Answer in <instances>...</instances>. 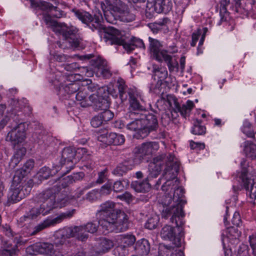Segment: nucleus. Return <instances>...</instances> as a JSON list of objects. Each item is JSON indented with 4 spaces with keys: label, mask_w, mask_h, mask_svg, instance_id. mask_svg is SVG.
Wrapping results in <instances>:
<instances>
[{
    "label": "nucleus",
    "mask_w": 256,
    "mask_h": 256,
    "mask_svg": "<svg viewBox=\"0 0 256 256\" xmlns=\"http://www.w3.org/2000/svg\"><path fill=\"white\" fill-rule=\"evenodd\" d=\"M232 224L237 227H238L242 224V220L239 212H236L234 215L232 220Z\"/></svg>",
    "instance_id": "nucleus-52"
},
{
    "label": "nucleus",
    "mask_w": 256,
    "mask_h": 256,
    "mask_svg": "<svg viewBox=\"0 0 256 256\" xmlns=\"http://www.w3.org/2000/svg\"><path fill=\"white\" fill-rule=\"evenodd\" d=\"M159 148V145L157 142H147L142 144L136 146L134 152L136 154L140 157L150 155L155 152Z\"/></svg>",
    "instance_id": "nucleus-15"
},
{
    "label": "nucleus",
    "mask_w": 256,
    "mask_h": 256,
    "mask_svg": "<svg viewBox=\"0 0 256 256\" xmlns=\"http://www.w3.org/2000/svg\"><path fill=\"white\" fill-rule=\"evenodd\" d=\"M10 250H1L0 251V256H12L16 251H14V249Z\"/></svg>",
    "instance_id": "nucleus-61"
},
{
    "label": "nucleus",
    "mask_w": 256,
    "mask_h": 256,
    "mask_svg": "<svg viewBox=\"0 0 256 256\" xmlns=\"http://www.w3.org/2000/svg\"><path fill=\"white\" fill-rule=\"evenodd\" d=\"M116 204L106 201L100 205L96 212L98 224L108 232L125 231L128 228V218L124 212L115 208Z\"/></svg>",
    "instance_id": "nucleus-4"
},
{
    "label": "nucleus",
    "mask_w": 256,
    "mask_h": 256,
    "mask_svg": "<svg viewBox=\"0 0 256 256\" xmlns=\"http://www.w3.org/2000/svg\"><path fill=\"white\" fill-rule=\"evenodd\" d=\"M76 150L75 148L71 146L64 148L62 152V158L60 165L54 166L56 172L60 170L63 165H66V168H73L74 164L76 162L78 159L76 158Z\"/></svg>",
    "instance_id": "nucleus-10"
},
{
    "label": "nucleus",
    "mask_w": 256,
    "mask_h": 256,
    "mask_svg": "<svg viewBox=\"0 0 256 256\" xmlns=\"http://www.w3.org/2000/svg\"><path fill=\"white\" fill-rule=\"evenodd\" d=\"M136 240L135 236L132 234L124 235L121 238L122 242L126 246H132L135 242Z\"/></svg>",
    "instance_id": "nucleus-39"
},
{
    "label": "nucleus",
    "mask_w": 256,
    "mask_h": 256,
    "mask_svg": "<svg viewBox=\"0 0 256 256\" xmlns=\"http://www.w3.org/2000/svg\"><path fill=\"white\" fill-rule=\"evenodd\" d=\"M158 221V216L154 215L148 220L145 224V227L149 230L154 229L156 227Z\"/></svg>",
    "instance_id": "nucleus-38"
},
{
    "label": "nucleus",
    "mask_w": 256,
    "mask_h": 256,
    "mask_svg": "<svg viewBox=\"0 0 256 256\" xmlns=\"http://www.w3.org/2000/svg\"><path fill=\"white\" fill-rule=\"evenodd\" d=\"M249 238L250 246L252 249L253 254L254 256H256V239L254 237L252 238L250 236L249 237Z\"/></svg>",
    "instance_id": "nucleus-63"
},
{
    "label": "nucleus",
    "mask_w": 256,
    "mask_h": 256,
    "mask_svg": "<svg viewBox=\"0 0 256 256\" xmlns=\"http://www.w3.org/2000/svg\"><path fill=\"white\" fill-rule=\"evenodd\" d=\"M160 234L164 240H172L175 234L174 228L170 226L166 225L162 228Z\"/></svg>",
    "instance_id": "nucleus-27"
},
{
    "label": "nucleus",
    "mask_w": 256,
    "mask_h": 256,
    "mask_svg": "<svg viewBox=\"0 0 256 256\" xmlns=\"http://www.w3.org/2000/svg\"><path fill=\"white\" fill-rule=\"evenodd\" d=\"M120 97L122 101L126 100L128 96L130 107L138 112H130V118L132 120L127 124L126 128L135 132L134 136L137 139L144 138L158 128L156 116L146 112V103L144 96L134 88H129L122 80L118 81Z\"/></svg>",
    "instance_id": "nucleus-2"
},
{
    "label": "nucleus",
    "mask_w": 256,
    "mask_h": 256,
    "mask_svg": "<svg viewBox=\"0 0 256 256\" xmlns=\"http://www.w3.org/2000/svg\"><path fill=\"white\" fill-rule=\"evenodd\" d=\"M34 165V162L32 160H28L24 164V166L22 167L23 168H24L27 172H30V170L32 168Z\"/></svg>",
    "instance_id": "nucleus-59"
},
{
    "label": "nucleus",
    "mask_w": 256,
    "mask_h": 256,
    "mask_svg": "<svg viewBox=\"0 0 256 256\" xmlns=\"http://www.w3.org/2000/svg\"><path fill=\"white\" fill-rule=\"evenodd\" d=\"M103 122L100 114H98L92 118L90 124L94 128H98L103 124Z\"/></svg>",
    "instance_id": "nucleus-48"
},
{
    "label": "nucleus",
    "mask_w": 256,
    "mask_h": 256,
    "mask_svg": "<svg viewBox=\"0 0 256 256\" xmlns=\"http://www.w3.org/2000/svg\"><path fill=\"white\" fill-rule=\"evenodd\" d=\"M110 140H111V144L114 145L122 144L125 141L124 136L122 134L114 132H110Z\"/></svg>",
    "instance_id": "nucleus-33"
},
{
    "label": "nucleus",
    "mask_w": 256,
    "mask_h": 256,
    "mask_svg": "<svg viewBox=\"0 0 256 256\" xmlns=\"http://www.w3.org/2000/svg\"><path fill=\"white\" fill-rule=\"evenodd\" d=\"M242 130L244 134L250 138H253L254 136V132L253 130L251 124L248 120L244 122Z\"/></svg>",
    "instance_id": "nucleus-35"
},
{
    "label": "nucleus",
    "mask_w": 256,
    "mask_h": 256,
    "mask_svg": "<svg viewBox=\"0 0 256 256\" xmlns=\"http://www.w3.org/2000/svg\"><path fill=\"white\" fill-rule=\"evenodd\" d=\"M172 7V0H154V2H148L146 8V16L150 18L155 12L167 14Z\"/></svg>",
    "instance_id": "nucleus-8"
},
{
    "label": "nucleus",
    "mask_w": 256,
    "mask_h": 256,
    "mask_svg": "<svg viewBox=\"0 0 256 256\" xmlns=\"http://www.w3.org/2000/svg\"><path fill=\"white\" fill-rule=\"evenodd\" d=\"M152 72L154 76H157L160 82L164 80L168 77V73L166 68H160L156 64L152 65Z\"/></svg>",
    "instance_id": "nucleus-25"
},
{
    "label": "nucleus",
    "mask_w": 256,
    "mask_h": 256,
    "mask_svg": "<svg viewBox=\"0 0 256 256\" xmlns=\"http://www.w3.org/2000/svg\"><path fill=\"white\" fill-rule=\"evenodd\" d=\"M26 195L21 184L12 182L8 194V200L10 202H16L24 198Z\"/></svg>",
    "instance_id": "nucleus-16"
},
{
    "label": "nucleus",
    "mask_w": 256,
    "mask_h": 256,
    "mask_svg": "<svg viewBox=\"0 0 256 256\" xmlns=\"http://www.w3.org/2000/svg\"><path fill=\"white\" fill-rule=\"evenodd\" d=\"M128 170V167L124 164H120L113 170V174L118 176H122Z\"/></svg>",
    "instance_id": "nucleus-43"
},
{
    "label": "nucleus",
    "mask_w": 256,
    "mask_h": 256,
    "mask_svg": "<svg viewBox=\"0 0 256 256\" xmlns=\"http://www.w3.org/2000/svg\"><path fill=\"white\" fill-rule=\"evenodd\" d=\"M10 249H14V251H16V246H14L8 242H4L3 243L1 250H11Z\"/></svg>",
    "instance_id": "nucleus-64"
},
{
    "label": "nucleus",
    "mask_w": 256,
    "mask_h": 256,
    "mask_svg": "<svg viewBox=\"0 0 256 256\" xmlns=\"http://www.w3.org/2000/svg\"><path fill=\"white\" fill-rule=\"evenodd\" d=\"M28 172L22 168L17 170L13 178L12 182L21 184L22 179L27 175Z\"/></svg>",
    "instance_id": "nucleus-36"
},
{
    "label": "nucleus",
    "mask_w": 256,
    "mask_h": 256,
    "mask_svg": "<svg viewBox=\"0 0 256 256\" xmlns=\"http://www.w3.org/2000/svg\"><path fill=\"white\" fill-rule=\"evenodd\" d=\"M70 197L62 194L60 196L56 199V203L58 208H62L66 206L68 202Z\"/></svg>",
    "instance_id": "nucleus-45"
},
{
    "label": "nucleus",
    "mask_w": 256,
    "mask_h": 256,
    "mask_svg": "<svg viewBox=\"0 0 256 256\" xmlns=\"http://www.w3.org/2000/svg\"><path fill=\"white\" fill-rule=\"evenodd\" d=\"M1 230L8 237L10 238L12 236V233L9 226H2L1 228Z\"/></svg>",
    "instance_id": "nucleus-62"
},
{
    "label": "nucleus",
    "mask_w": 256,
    "mask_h": 256,
    "mask_svg": "<svg viewBox=\"0 0 256 256\" xmlns=\"http://www.w3.org/2000/svg\"><path fill=\"white\" fill-rule=\"evenodd\" d=\"M116 250L120 256H125L128 254L127 246L124 245H120L117 246Z\"/></svg>",
    "instance_id": "nucleus-53"
},
{
    "label": "nucleus",
    "mask_w": 256,
    "mask_h": 256,
    "mask_svg": "<svg viewBox=\"0 0 256 256\" xmlns=\"http://www.w3.org/2000/svg\"><path fill=\"white\" fill-rule=\"evenodd\" d=\"M96 74L98 76H102L105 78H108L111 76V73L106 65L102 68L100 69V70L97 72Z\"/></svg>",
    "instance_id": "nucleus-51"
},
{
    "label": "nucleus",
    "mask_w": 256,
    "mask_h": 256,
    "mask_svg": "<svg viewBox=\"0 0 256 256\" xmlns=\"http://www.w3.org/2000/svg\"><path fill=\"white\" fill-rule=\"evenodd\" d=\"M112 184L108 182L104 184L100 189V193L102 196L109 194L112 190Z\"/></svg>",
    "instance_id": "nucleus-46"
},
{
    "label": "nucleus",
    "mask_w": 256,
    "mask_h": 256,
    "mask_svg": "<svg viewBox=\"0 0 256 256\" xmlns=\"http://www.w3.org/2000/svg\"><path fill=\"white\" fill-rule=\"evenodd\" d=\"M72 182V178L70 176H67L60 180L61 186L63 188L68 186L69 184Z\"/></svg>",
    "instance_id": "nucleus-55"
},
{
    "label": "nucleus",
    "mask_w": 256,
    "mask_h": 256,
    "mask_svg": "<svg viewBox=\"0 0 256 256\" xmlns=\"http://www.w3.org/2000/svg\"><path fill=\"white\" fill-rule=\"evenodd\" d=\"M26 152V149L24 147H20L18 149H16L14 152V154L11 160L10 165L11 166L14 168L22 158L24 156Z\"/></svg>",
    "instance_id": "nucleus-22"
},
{
    "label": "nucleus",
    "mask_w": 256,
    "mask_h": 256,
    "mask_svg": "<svg viewBox=\"0 0 256 256\" xmlns=\"http://www.w3.org/2000/svg\"><path fill=\"white\" fill-rule=\"evenodd\" d=\"M117 198L122 200L125 201L127 203H130L133 200L132 196L127 192L122 194L118 196Z\"/></svg>",
    "instance_id": "nucleus-49"
},
{
    "label": "nucleus",
    "mask_w": 256,
    "mask_h": 256,
    "mask_svg": "<svg viewBox=\"0 0 256 256\" xmlns=\"http://www.w3.org/2000/svg\"><path fill=\"white\" fill-rule=\"evenodd\" d=\"M98 192L96 190H92L87 194L86 198L90 201H94L98 198Z\"/></svg>",
    "instance_id": "nucleus-56"
},
{
    "label": "nucleus",
    "mask_w": 256,
    "mask_h": 256,
    "mask_svg": "<svg viewBox=\"0 0 256 256\" xmlns=\"http://www.w3.org/2000/svg\"><path fill=\"white\" fill-rule=\"evenodd\" d=\"M163 61H164L166 63L170 72L175 70L178 71V62L176 60L174 62L172 60V56L168 54L165 56L162 59V62Z\"/></svg>",
    "instance_id": "nucleus-32"
},
{
    "label": "nucleus",
    "mask_w": 256,
    "mask_h": 256,
    "mask_svg": "<svg viewBox=\"0 0 256 256\" xmlns=\"http://www.w3.org/2000/svg\"><path fill=\"white\" fill-rule=\"evenodd\" d=\"M118 16L120 20L124 22H130L134 20L135 15L130 12L126 5V8Z\"/></svg>",
    "instance_id": "nucleus-29"
},
{
    "label": "nucleus",
    "mask_w": 256,
    "mask_h": 256,
    "mask_svg": "<svg viewBox=\"0 0 256 256\" xmlns=\"http://www.w3.org/2000/svg\"><path fill=\"white\" fill-rule=\"evenodd\" d=\"M124 184L128 185V182L125 180L116 181L113 184H112V190L114 192H120L124 189V188H125Z\"/></svg>",
    "instance_id": "nucleus-41"
},
{
    "label": "nucleus",
    "mask_w": 256,
    "mask_h": 256,
    "mask_svg": "<svg viewBox=\"0 0 256 256\" xmlns=\"http://www.w3.org/2000/svg\"><path fill=\"white\" fill-rule=\"evenodd\" d=\"M11 106L10 110L14 114L22 109V106L21 104V102L15 99H12L10 102Z\"/></svg>",
    "instance_id": "nucleus-44"
},
{
    "label": "nucleus",
    "mask_w": 256,
    "mask_h": 256,
    "mask_svg": "<svg viewBox=\"0 0 256 256\" xmlns=\"http://www.w3.org/2000/svg\"><path fill=\"white\" fill-rule=\"evenodd\" d=\"M51 174V172L49 168L44 166L40 169L38 174V177L40 180L48 178Z\"/></svg>",
    "instance_id": "nucleus-40"
},
{
    "label": "nucleus",
    "mask_w": 256,
    "mask_h": 256,
    "mask_svg": "<svg viewBox=\"0 0 256 256\" xmlns=\"http://www.w3.org/2000/svg\"><path fill=\"white\" fill-rule=\"evenodd\" d=\"M29 248L32 249L34 252L44 256H63L60 251L54 250L53 244L50 242L36 243Z\"/></svg>",
    "instance_id": "nucleus-12"
},
{
    "label": "nucleus",
    "mask_w": 256,
    "mask_h": 256,
    "mask_svg": "<svg viewBox=\"0 0 256 256\" xmlns=\"http://www.w3.org/2000/svg\"><path fill=\"white\" fill-rule=\"evenodd\" d=\"M201 33H202L201 30L198 29V30L196 32H194L192 34V42H191V46H196V43L200 35L201 34Z\"/></svg>",
    "instance_id": "nucleus-57"
},
{
    "label": "nucleus",
    "mask_w": 256,
    "mask_h": 256,
    "mask_svg": "<svg viewBox=\"0 0 256 256\" xmlns=\"http://www.w3.org/2000/svg\"><path fill=\"white\" fill-rule=\"evenodd\" d=\"M169 250L165 246L160 248L158 252V256H166L165 253L169 252ZM170 256H184V253L181 250H175Z\"/></svg>",
    "instance_id": "nucleus-42"
},
{
    "label": "nucleus",
    "mask_w": 256,
    "mask_h": 256,
    "mask_svg": "<svg viewBox=\"0 0 256 256\" xmlns=\"http://www.w3.org/2000/svg\"><path fill=\"white\" fill-rule=\"evenodd\" d=\"M94 182H92L89 184L84 188L78 189L76 192V193L75 195L74 196L73 198H80L82 195L84 194V192L86 190L93 187L94 186Z\"/></svg>",
    "instance_id": "nucleus-50"
},
{
    "label": "nucleus",
    "mask_w": 256,
    "mask_h": 256,
    "mask_svg": "<svg viewBox=\"0 0 256 256\" xmlns=\"http://www.w3.org/2000/svg\"><path fill=\"white\" fill-rule=\"evenodd\" d=\"M106 20L113 24L118 16L126 8V4L121 0H104L101 4Z\"/></svg>",
    "instance_id": "nucleus-5"
},
{
    "label": "nucleus",
    "mask_w": 256,
    "mask_h": 256,
    "mask_svg": "<svg viewBox=\"0 0 256 256\" xmlns=\"http://www.w3.org/2000/svg\"><path fill=\"white\" fill-rule=\"evenodd\" d=\"M135 250L140 254H148L150 250V246L148 241L145 239L138 240L136 243Z\"/></svg>",
    "instance_id": "nucleus-20"
},
{
    "label": "nucleus",
    "mask_w": 256,
    "mask_h": 256,
    "mask_svg": "<svg viewBox=\"0 0 256 256\" xmlns=\"http://www.w3.org/2000/svg\"><path fill=\"white\" fill-rule=\"evenodd\" d=\"M148 180L147 178H146V180L142 182H134L132 183V187L137 192H147L150 188V185L148 183Z\"/></svg>",
    "instance_id": "nucleus-21"
},
{
    "label": "nucleus",
    "mask_w": 256,
    "mask_h": 256,
    "mask_svg": "<svg viewBox=\"0 0 256 256\" xmlns=\"http://www.w3.org/2000/svg\"><path fill=\"white\" fill-rule=\"evenodd\" d=\"M26 124L20 122L12 128L6 136V140L12 142L13 145L22 143L26 138Z\"/></svg>",
    "instance_id": "nucleus-11"
},
{
    "label": "nucleus",
    "mask_w": 256,
    "mask_h": 256,
    "mask_svg": "<svg viewBox=\"0 0 256 256\" xmlns=\"http://www.w3.org/2000/svg\"><path fill=\"white\" fill-rule=\"evenodd\" d=\"M75 212L72 209L58 214L53 218H48L34 228L31 235H34L41 230L61 222L63 220L72 218Z\"/></svg>",
    "instance_id": "nucleus-9"
},
{
    "label": "nucleus",
    "mask_w": 256,
    "mask_h": 256,
    "mask_svg": "<svg viewBox=\"0 0 256 256\" xmlns=\"http://www.w3.org/2000/svg\"><path fill=\"white\" fill-rule=\"evenodd\" d=\"M42 214V216H46L44 214L43 211L41 210V207L32 208L30 212L27 214V215L24 216L20 219V222H24L28 219H34L38 216V215Z\"/></svg>",
    "instance_id": "nucleus-23"
},
{
    "label": "nucleus",
    "mask_w": 256,
    "mask_h": 256,
    "mask_svg": "<svg viewBox=\"0 0 256 256\" xmlns=\"http://www.w3.org/2000/svg\"><path fill=\"white\" fill-rule=\"evenodd\" d=\"M190 146L192 149L200 150L204 148L205 144L204 143L195 142L192 141L190 142Z\"/></svg>",
    "instance_id": "nucleus-58"
},
{
    "label": "nucleus",
    "mask_w": 256,
    "mask_h": 256,
    "mask_svg": "<svg viewBox=\"0 0 256 256\" xmlns=\"http://www.w3.org/2000/svg\"><path fill=\"white\" fill-rule=\"evenodd\" d=\"M110 133H108V132L107 130H102L98 132V140L106 145L111 144V140H110Z\"/></svg>",
    "instance_id": "nucleus-30"
},
{
    "label": "nucleus",
    "mask_w": 256,
    "mask_h": 256,
    "mask_svg": "<svg viewBox=\"0 0 256 256\" xmlns=\"http://www.w3.org/2000/svg\"><path fill=\"white\" fill-rule=\"evenodd\" d=\"M38 200L40 203L41 210L44 214L47 215L54 208H58L56 198V190L54 188L47 189L38 196Z\"/></svg>",
    "instance_id": "nucleus-6"
},
{
    "label": "nucleus",
    "mask_w": 256,
    "mask_h": 256,
    "mask_svg": "<svg viewBox=\"0 0 256 256\" xmlns=\"http://www.w3.org/2000/svg\"><path fill=\"white\" fill-rule=\"evenodd\" d=\"M96 108L98 110H106L109 108L108 101L102 98H98V101L95 103Z\"/></svg>",
    "instance_id": "nucleus-37"
},
{
    "label": "nucleus",
    "mask_w": 256,
    "mask_h": 256,
    "mask_svg": "<svg viewBox=\"0 0 256 256\" xmlns=\"http://www.w3.org/2000/svg\"><path fill=\"white\" fill-rule=\"evenodd\" d=\"M244 151L247 157L252 159L256 158V144L250 142L246 141L244 142Z\"/></svg>",
    "instance_id": "nucleus-24"
},
{
    "label": "nucleus",
    "mask_w": 256,
    "mask_h": 256,
    "mask_svg": "<svg viewBox=\"0 0 256 256\" xmlns=\"http://www.w3.org/2000/svg\"><path fill=\"white\" fill-rule=\"evenodd\" d=\"M106 180V176L105 175V171L103 170L98 173V178L96 180V183L97 184H102L103 183L105 180Z\"/></svg>",
    "instance_id": "nucleus-60"
},
{
    "label": "nucleus",
    "mask_w": 256,
    "mask_h": 256,
    "mask_svg": "<svg viewBox=\"0 0 256 256\" xmlns=\"http://www.w3.org/2000/svg\"><path fill=\"white\" fill-rule=\"evenodd\" d=\"M100 114L104 122H108L114 117V114L108 109L104 110Z\"/></svg>",
    "instance_id": "nucleus-47"
},
{
    "label": "nucleus",
    "mask_w": 256,
    "mask_h": 256,
    "mask_svg": "<svg viewBox=\"0 0 256 256\" xmlns=\"http://www.w3.org/2000/svg\"><path fill=\"white\" fill-rule=\"evenodd\" d=\"M58 30L60 32L62 33L64 37L66 43H68L70 46L74 48H77L79 46V40L75 38L74 35V31L72 30H65L64 27H62L61 30H59V26H56Z\"/></svg>",
    "instance_id": "nucleus-18"
},
{
    "label": "nucleus",
    "mask_w": 256,
    "mask_h": 256,
    "mask_svg": "<svg viewBox=\"0 0 256 256\" xmlns=\"http://www.w3.org/2000/svg\"><path fill=\"white\" fill-rule=\"evenodd\" d=\"M98 228V224L96 222H90L84 226L67 228L66 236L68 238L74 237L84 242L88 237V234L86 232L94 234L97 231Z\"/></svg>",
    "instance_id": "nucleus-7"
},
{
    "label": "nucleus",
    "mask_w": 256,
    "mask_h": 256,
    "mask_svg": "<svg viewBox=\"0 0 256 256\" xmlns=\"http://www.w3.org/2000/svg\"><path fill=\"white\" fill-rule=\"evenodd\" d=\"M149 50L152 57L159 62H162L164 58L168 54V52L162 48V45L157 40L149 38Z\"/></svg>",
    "instance_id": "nucleus-13"
},
{
    "label": "nucleus",
    "mask_w": 256,
    "mask_h": 256,
    "mask_svg": "<svg viewBox=\"0 0 256 256\" xmlns=\"http://www.w3.org/2000/svg\"><path fill=\"white\" fill-rule=\"evenodd\" d=\"M112 246V243L110 240L106 238H102L98 243L97 252H104L110 250Z\"/></svg>",
    "instance_id": "nucleus-26"
},
{
    "label": "nucleus",
    "mask_w": 256,
    "mask_h": 256,
    "mask_svg": "<svg viewBox=\"0 0 256 256\" xmlns=\"http://www.w3.org/2000/svg\"><path fill=\"white\" fill-rule=\"evenodd\" d=\"M174 156L171 154L167 156L162 154L154 158L153 162L148 165V174L146 178L149 180L156 178L161 172L162 162H166L162 178L166 180L162 186L165 194L159 202L164 206L169 207L163 210L162 216L165 218L170 216V222L175 223L176 226L180 227L184 224L183 206L185 202L182 199L184 190L179 186V182L176 178L179 170V164L174 162Z\"/></svg>",
    "instance_id": "nucleus-1"
},
{
    "label": "nucleus",
    "mask_w": 256,
    "mask_h": 256,
    "mask_svg": "<svg viewBox=\"0 0 256 256\" xmlns=\"http://www.w3.org/2000/svg\"><path fill=\"white\" fill-rule=\"evenodd\" d=\"M192 132L196 135L203 134L206 132V128L201 124L200 120H196L194 122Z\"/></svg>",
    "instance_id": "nucleus-34"
},
{
    "label": "nucleus",
    "mask_w": 256,
    "mask_h": 256,
    "mask_svg": "<svg viewBox=\"0 0 256 256\" xmlns=\"http://www.w3.org/2000/svg\"><path fill=\"white\" fill-rule=\"evenodd\" d=\"M194 106V102L192 100H188L185 104L182 106H180L176 101L174 102V111L176 112H180L184 118L190 116Z\"/></svg>",
    "instance_id": "nucleus-17"
},
{
    "label": "nucleus",
    "mask_w": 256,
    "mask_h": 256,
    "mask_svg": "<svg viewBox=\"0 0 256 256\" xmlns=\"http://www.w3.org/2000/svg\"><path fill=\"white\" fill-rule=\"evenodd\" d=\"M80 88L79 84L77 82L68 84H60L58 88V94L60 96H66L77 92Z\"/></svg>",
    "instance_id": "nucleus-19"
},
{
    "label": "nucleus",
    "mask_w": 256,
    "mask_h": 256,
    "mask_svg": "<svg viewBox=\"0 0 256 256\" xmlns=\"http://www.w3.org/2000/svg\"><path fill=\"white\" fill-rule=\"evenodd\" d=\"M91 65L94 66V70L97 73L100 69L102 68L106 65V62L100 57L94 58L90 62Z\"/></svg>",
    "instance_id": "nucleus-31"
},
{
    "label": "nucleus",
    "mask_w": 256,
    "mask_h": 256,
    "mask_svg": "<svg viewBox=\"0 0 256 256\" xmlns=\"http://www.w3.org/2000/svg\"><path fill=\"white\" fill-rule=\"evenodd\" d=\"M168 18H164L162 20L158 22L150 23L148 24V27L153 32V33L156 34L162 29L165 28L166 24L168 22Z\"/></svg>",
    "instance_id": "nucleus-28"
},
{
    "label": "nucleus",
    "mask_w": 256,
    "mask_h": 256,
    "mask_svg": "<svg viewBox=\"0 0 256 256\" xmlns=\"http://www.w3.org/2000/svg\"><path fill=\"white\" fill-rule=\"evenodd\" d=\"M228 232L230 235L232 236V238L234 239L238 238L240 236V232L237 228L231 227L228 228Z\"/></svg>",
    "instance_id": "nucleus-54"
},
{
    "label": "nucleus",
    "mask_w": 256,
    "mask_h": 256,
    "mask_svg": "<svg viewBox=\"0 0 256 256\" xmlns=\"http://www.w3.org/2000/svg\"><path fill=\"white\" fill-rule=\"evenodd\" d=\"M75 16L83 23L87 24L92 30H98L101 32V37L104 41L110 44H118L123 46L128 53L131 52L136 48H144L143 41L134 38L130 42H126L122 37L120 30L110 27L108 28H104L102 24V16L101 14H95L92 16L90 14L84 11L74 10Z\"/></svg>",
    "instance_id": "nucleus-3"
},
{
    "label": "nucleus",
    "mask_w": 256,
    "mask_h": 256,
    "mask_svg": "<svg viewBox=\"0 0 256 256\" xmlns=\"http://www.w3.org/2000/svg\"><path fill=\"white\" fill-rule=\"evenodd\" d=\"M248 172L243 169L240 175L244 186L246 190L247 194L252 200H256V182L253 179L247 177Z\"/></svg>",
    "instance_id": "nucleus-14"
}]
</instances>
